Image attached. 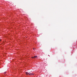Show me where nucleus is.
<instances>
[{
    "mask_svg": "<svg viewBox=\"0 0 77 77\" xmlns=\"http://www.w3.org/2000/svg\"><path fill=\"white\" fill-rule=\"evenodd\" d=\"M0 41H1V40L0 39Z\"/></svg>",
    "mask_w": 77,
    "mask_h": 77,
    "instance_id": "5",
    "label": "nucleus"
},
{
    "mask_svg": "<svg viewBox=\"0 0 77 77\" xmlns=\"http://www.w3.org/2000/svg\"><path fill=\"white\" fill-rule=\"evenodd\" d=\"M34 74L30 73L29 74V75H34Z\"/></svg>",
    "mask_w": 77,
    "mask_h": 77,
    "instance_id": "3",
    "label": "nucleus"
},
{
    "mask_svg": "<svg viewBox=\"0 0 77 77\" xmlns=\"http://www.w3.org/2000/svg\"><path fill=\"white\" fill-rule=\"evenodd\" d=\"M26 75H28L29 74H30V72H25Z\"/></svg>",
    "mask_w": 77,
    "mask_h": 77,
    "instance_id": "1",
    "label": "nucleus"
},
{
    "mask_svg": "<svg viewBox=\"0 0 77 77\" xmlns=\"http://www.w3.org/2000/svg\"><path fill=\"white\" fill-rule=\"evenodd\" d=\"M33 50H35V48H33Z\"/></svg>",
    "mask_w": 77,
    "mask_h": 77,
    "instance_id": "4",
    "label": "nucleus"
},
{
    "mask_svg": "<svg viewBox=\"0 0 77 77\" xmlns=\"http://www.w3.org/2000/svg\"><path fill=\"white\" fill-rule=\"evenodd\" d=\"M6 72H5V74H6Z\"/></svg>",
    "mask_w": 77,
    "mask_h": 77,
    "instance_id": "6",
    "label": "nucleus"
},
{
    "mask_svg": "<svg viewBox=\"0 0 77 77\" xmlns=\"http://www.w3.org/2000/svg\"><path fill=\"white\" fill-rule=\"evenodd\" d=\"M37 57V56H35L34 57H31V58H36Z\"/></svg>",
    "mask_w": 77,
    "mask_h": 77,
    "instance_id": "2",
    "label": "nucleus"
}]
</instances>
